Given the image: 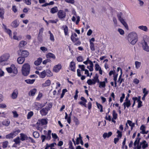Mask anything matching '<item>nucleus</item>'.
I'll return each instance as SVG.
<instances>
[{"label": "nucleus", "mask_w": 149, "mask_h": 149, "mask_svg": "<svg viewBox=\"0 0 149 149\" xmlns=\"http://www.w3.org/2000/svg\"><path fill=\"white\" fill-rule=\"evenodd\" d=\"M128 40L132 44H135L138 40L137 34L134 32L130 33L128 35Z\"/></svg>", "instance_id": "nucleus-1"}, {"label": "nucleus", "mask_w": 149, "mask_h": 149, "mask_svg": "<svg viewBox=\"0 0 149 149\" xmlns=\"http://www.w3.org/2000/svg\"><path fill=\"white\" fill-rule=\"evenodd\" d=\"M149 40V37L146 35H145L143 37V40L142 43L143 49L147 52H149V47L147 43V42Z\"/></svg>", "instance_id": "nucleus-2"}, {"label": "nucleus", "mask_w": 149, "mask_h": 149, "mask_svg": "<svg viewBox=\"0 0 149 149\" xmlns=\"http://www.w3.org/2000/svg\"><path fill=\"white\" fill-rule=\"evenodd\" d=\"M30 65L28 63H25L22 67V72L24 76H27L29 73Z\"/></svg>", "instance_id": "nucleus-3"}, {"label": "nucleus", "mask_w": 149, "mask_h": 149, "mask_svg": "<svg viewBox=\"0 0 149 149\" xmlns=\"http://www.w3.org/2000/svg\"><path fill=\"white\" fill-rule=\"evenodd\" d=\"M98 75L97 74H96L95 77H94L93 79H89L87 81V83L89 85H94L96 82L99 83V80L98 79Z\"/></svg>", "instance_id": "nucleus-4"}, {"label": "nucleus", "mask_w": 149, "mask_h": 149, "mask_svg": "<svg viewBox=\"0 0 149 149\" xmlns=\"http://www.w3.org/2000/svg\"><path fill=\"white\" fill-rule=\"evenodd\" d=\"M6 69L9 73H12L16 74L17 73V69L13 64L11 65L10 67L7 68Z\"/></svg>", "instance_id": "nucleus-5"}, {"label": "nucleus", "mask_w": 149, "mask_h": 149, "mask_svg": "<svg viewBox=\"0 0 149 149\" xmlns=\"http://www.w3.org/2000/svg\"><path fill=\"white\" fill-rule=\"evenodd\" d=\"M57 85L54 83L52 84L51 86L52 88L51 89V91H53L52 92V94L54 95H56L57 93L56 91L55 90V89H57L58 87H60V84L58 82L56 83Z\"/></svg>", "instance_id": "nucleus-6"}, {"label": "nucleus", "mask_w": 149, "mask_h": 149, "mask_svg": "<svg viewBox=\"0 0 149 149\" xmlns=\"http://www.w3.org/2000/svg\"><path fill=\"white\" fill-rule=\"evenodd\" d=\"M10 57V55L8 53H6L0 57V62L6 61Z\"/></svg>", "instance_id": "nucleus-7"}, {"label": "nucleus", "mask_w": 149, "mask_h": 149, "mask_svg": "<svg viewBox=\"0 0 149 149\" xmlns=\"http://www.w3.org/2000/svg\"><path fill=\"white\" fill-rule=\"evenodd\" d=\"M141 146L143 149H145L148 146V144L146 142V141H143L142 142L140 143L139 145L137 146V149H140L141 148Z\"/></svg>", "instance_id": "nucleus-8"}, {"label": "nucleus", "mask_w": 149, "mask_h": 149, "mask_svg": "<svg viewBox=\"0 0 149 149\" xmlns=\"http://www.w3.org/2000/svg\"><path fill=\"white\" fill-rule=\"evenodd\" d=\"M57 15L59 18L62 19L65 17L66 13L63 10H60L58 12Z\"/></svg>", "instance_id": "nucleus-9"}, {"label": "nucleus", "mask_w": 149, "mask_h": 149, "mask_svg": "<svg viewBox=\"0 0 149 149\" xmlns=\"http://www.w3.org/2000/svg\"><path fill=\"white\" fill-rule=\"evenodd\" d=\"M41 123L42 125H46L47 123V120L45 119H42L40 120H38L36 124L39 125V124Z\"/></svg>", "instance_id": "nucleus-10"}, {"label": "nucleus", "mask_w": 149, "mask_h": 149, "mask_svg": "<svg viewBox=\"0 0 149 149\" xmlns=\"http://www.w3.org/2000/svg\"><path fill=\"white\" fill-rule=\"evenodd\" d=\"M81 100L82 101L79 102V103L81 105L84 106L85 107H86V103L87 102L86 100L83 97H81Z\"/></svg>", "instance_id": "nucleus-11"}, {"label": "nucleus", "mask_w": 149, "mask_h": 149, "mask_svg": "<svg viewBox=\"0 0 149 149\" xmlns=\"http://www.w3.org/2000/svg\"><path fill=\"white\" fill-rule=\"evenodd\" d=\"M61 68V66L60 64L56 65L54 66L53 68V70L55 72H58Z\"/></svg>", "instance_id": "nucleus-12"}, {"label": "nucleus", "mask_w": 149, "mask_h": 149, "mask_svg": "<svg viewBox=\"0 0 149 149\" xmlns=\"http://www.w3.org/2000/svg\"><path fill=\"white\" fill-rule=\"evenodd\" d=\"M44 29L42 28L39 30V34L38 36V38L39 41H41L42 40V34L43 33Z\"/></svg>", "instance_id": "nucleus-13"}, {"label": "nucleus", "mask_w": 149, "mask_h": 149, "mask_svg": "<svg viewBox=\"0 0 149 149\" xmlns=\"http://www.w3.org/2000/svg\"><path fill=\"white\" fill-rule=\"evenodd\" d=\"M118 17L119 20L123 24L126 29H128V26L124 20L122 18H121L120 16H118Z\"/></svg>", "instance_id": "nucleus-14"}, {"label": "nucleus", "mask_w": 149, "mask_h": 149, "mask_svg": "<svg viewBox=\"0 0 149 149\" xmlns=\"http://www.w3.org/2000/svg\"><path fill=\"white\" fill-rule=\"evenodd\" d=\"M18 93V90L17 89L14 90L12 95V98L13 99H16L17 97Z\"/></svg>", "instance_id": "nucleus-15"}, {"label": "nucleus", "mask_w": 149, "mask_h": 149, "mask_svg": "<svg viewBox=\"0 0 149 149\" xmlns=\"http://www.w3.org/2000/svg\"><path fill=\"white\" fill-rule=\"evenodd\" d=\"M49 111L47 107H45L42 109L40 111V112L42 115H46Z\"/></svg>", "instance_id": "nucleus-16"}, {"label": "nucleus", "mask_w": 149, "mask_h": 149, "mask_svg": "<svg viewBox=\"0 0 149 149\" xmlns=\"http://www.w3.org/2000/svg\"><path fill=\"white\" fill-rule=\"evenodd\" d=\"M29 54V53L26 50L23 51L21 52V55L24 58L27 57Z\"/></svg>", "instance_id": "nucleus-17"}, {"label": "nucleus", "mask_w": 149, "mask_h": 149, "mask_svg": "<svg viewBox=\"0 0 149 149\" xmlns=\"http://www.w3.org/2000/svg\"><path fill=\"white\" fill-rule=\"evenodd\" d=\"M10 123L9 120L8 119H5L2 122V125L6 126H8Z\"/></svg>", "instance_id": "nucleus-18"}, {"label": "nucleus", "mask_w": 149, "mask_h": 149, "mask_svg": "<svg viewBox=\"0 0 149 149\" xmlns=\"http://www.w3.org/2000/svg\"><path fill=\"white\" fill-rule=\"evenodd\" d=\"M51 83L50 80L49 79H48L45 81V83L42 84V86L43 87L49 86L51 84Z\"/></svg>", "instance_id": "nucleus-19"}, {"label": "nucleus", "mask_w": 149, "mask_h": 149, "mask_svg": "<svg viewBox=\"0 0 149 149\" xmlns=\"http://www.w3.org/2000/svg\"><path fill=\"white\" fill-rule=\"evenodd\" d=\"M25 58L23 57H19L17 58V61L20 64H22L25 61Z\"/></svg>", "instance_id": "nucleus-20"}, {"label": "nucleus", "mask_w": 149, "mask_h": 149, "mask_svg": "<svg viewBox=\"0 0 149 149\" xmlns=\"http://www.w3.org/2000/svg\"><path fill=\"white\" fill-rule=\"evenodd\" d=\"M140 130L141 131L140 132V133L143 134H147L148 132V131H145V126L143 125H142L140 127Z\"/></svg>", "instance_id": "nucleus-21"}, {"label": "nucleus", "mask_w": 149, "mask_h": 149, "mask_svg": "<svg viewBox=\"0 0 149 149\" xmlns=\"http://www.w3.org/2000/svg\"><path fill=\"white\" fill-rule=\"evenodd\" d=\"M42 58H39L37 60L34 62V64L36 65H38L40 64L42 62Z\"/></svg>", "instance_id": "nucleus-22"}, {"label": "nucleus", "mask_w": 149, "mask_h": 149, "mask_svg": "<svg viewBox=\"0 0 149 149\" xmlns=\"http://www.w3.org/2000/svg\"><path fill=\"white\" fill-rule=\"evenodd\" d=\"M37 90L36 88H34L31 90L29 93V95L31 96H33L36 93Z\"/></svg>", "instance_id": "nucleus-23"}, {"label": "nucleus", "mask_w": 149, "mask_h": 149, "mask_svg": "<svg viewBox=\"0 0 149 149\" xmlns=\"http://www.w3.org/2000/svg\"><path fill=\"white\" fill-rule=\"evenodd\" d=\"M112 134V133L111 132H110L107 133H104L103 135V137L104 139H105L106 137L109 138L110 136Z\"/></svg>", "instance_id": "nucleus-24"}, {"label": "nucleus", "mask_w": 149, "mask_h": 149, "mask_svg": "<svg viewBox=\"0 0 149 149\" xmlns=\"http://www.w3.org/2000/svg\"><path fill=\"white\" fill-rule=\"evenodd\" d=\"M138 28L144 31H148V29L146 26L143 25L140 26H138Z\"/></svg>", "instance_id": "nucleus-25"}, {"label": "nucleus", "mask_w": 149, "mask_h": 149, "mask_svg": "<svg viewBox=\"0 0 149 149\" xmlns=\"http://www.w3.org/2000/svg\"><path fill=\"white\" fill-rule=\"evenodd\" d=\"M90 66H88L87 68H88L90 71H92L93 70V64L91 61H89Z\"/></svg>", "instance_id": "nucleus-26"}, {"label": "nucleus", "mask_w": 149, "mask_h": 149, "mask_svg": "<svg viewBox=\"0 0 149 149\" xmlns=\"http://www.w3.org/2000/svg\"><path fill=\"white\" fill-rule=\"evenodd\" d=\"M99 87L100 88H104L106 86V83L105 81H99Z\"/></svg>", "instance_id": "nucleus-27"}, {"label": "nucleus", "mask_w": 149, "mask_h": 149, "mask_svg": "<svg viewBox=\"0 0 149 149\" xmlns=\"http://www.w3.org/2000/svg\"><path fill=\"white\" fill-rule=\"evenodd\" d=\"M13 38L14 39L16 40H20L21 39V37L17 36V33L16 32H14L13 33Z\"/></svg>", "instance_id": "nucleus-28"}, {"label": "nucleus", "mask_w": 149, "mask_h": 149, "mask_svg": "<svg viewBox=\"0 0 149 149\" xmlns=\"http://www.w3.org/2000/svg\"><path fill=\"white\" fill-rule=\"evenodd\" d=\"M26 44L27 42H26L23 41H21L19 43V47L20 48L23 47H24L25 45H26Z\"/></svg>", "instance_id": "nucleus-29"}, {"label": "nucleus", "mask_w": 149, "mask_h": 149, "mask_svg": "<svg viewBox=\"0 0 149 149\" xmlns=\"http://www.w3.org/2000/svg\"><path fill=\"white\" fill-rule=\"evenodd\" d=\"M58 9L56 7H55L51 8L50 12L54 14L57 12Z\"/></svg>", "instance_id": "nucleus-30"}, {"label": "nucleus", "mask_w": 149, "mask_h": 149, "mask_svg": "<svg viewBox=\"0 0 149 149\" xmlns=\"http://www.w3.org/2000/svg\"><path fill=\"white\" fill-rule=\"evenodd\" d=\"M141 62L138 61H136L135 62V68L136 69H138L140 68L141 65Z\"/></svg>", "instance_id": "nucleus-31"}, {"label": "nucleus", "mask_w": 149, "mask_h": 149, "mask_svg": "<svg viewBox=\"0 0 149 149\" xmlns=\"http://www.w3.org/2000/svg\"><path fill=\"white\" fill-rule=\"evenodd\" d=\"M46 75V70H44L42 72H41L40 75V77H41L42 78H44Z\"/></svg>", "instance_id": "nucleus-32"}, {"label": "nucleus", "mask_w": 149, "mask_h": 149, "mask_svg": "<svg viewBox=\"0 0 149 149\" xmlns=\"http://www.w3.org/2000/svg\"><path fill=\"white\" fill-rule=\"evenodd\" d=\"M123 105L124 107V109H125L126 106L127 107H129L131 105L130 101H128L126 102H124Z\"/></svg>", "instance_id": "nucleus-33"}, {"label": "nucleus", "mask_w": 149, "mask_h": 149, "mask_svg": "<svg viewBox=\"0 0 149 149\" xmlns=\"http://www.w3.org/2000/svg\"><path fill=\"white\" fill-rule=\"evenodd\" d=\"M70 68L72 71H74L75 68V63L73 62H71L70 63Z\"/></svg>", "instance_id": "nucleus-34"}, {"label": "nucleus", "mask_w": 149, "mask_h": 149, "mask_svg": "<svg viewBox=\"0 0 149 149\" xmlns=\"http://www.w3.org/2000/svg\"><path fill=\"white\" fill-rule=\"evenodd\" d=\"M51 131L49 130L48 131L47 136L46 137V139L48 140H50L51 138Z\"/></svg>", "instance_id": "nucleus-35"}, {"label": "nucleus", "mask_w": 149, "mask_h": 149, "mask_svg": "<svg viewBox=\"0 0 149 149\" xmlns=\"http://www.w3.org/2000/svg\"><path fill=\"white\" fill-rule=\"evenodd\" d=\"M46 75L48 77H51L52 76L53 74L49 70H46Z\"/></svg>", "instance_id": "nucleus-36"}, {"label": "nucleus", "mask_w": 149, "mask_h": 149, "mask_svg": "<svg viewBox=\"0 0 149 149\" xmlns=\"http://www.w3.org/2000/svg\"><path fill=\"white\" fill-rule=\"evenodd\" d=\"M19 24L16 20L14 21L12 23V26L13 27L16 28L18 26Z\"/></svg>", "instance_id": "nucleus-37"}, {"label": "nucleus", "mask_w": 149, "mask_h": 149, "mask_svg": "<svg viewBox=\"0 0 149 149\" xmlns=\"http://www.w3.org/2000/svg\"><path fill=\"white\" fill-rule=\"evenodd\" d=\"M15 134L13 133H11L7 135L6 136V137L7 139H11L12 138L14 137Z\"/></svg>", "instance_id": "nucleus-38"}, {"label": "nucleus", "mask_w": 149, "mask_h": 149, "mask_svg": "<svg viewBox=\"0 0 149 149\" xmlns=\"http://www.w3.org/2000/svg\"><path fill=\"white\" fill-rule=\"evenodd\" d=\"M46 56L47 58H55V57L54 55L51 53H49L46 55Z\"/></svg>", "instance_id": "nucleus-39"}, {"label": "nucleus", "mask_w": 149, "mask_h": 149, "mask_svg": "<svg viewBox=\"0 0 149 149\" xmlns=\"http://www.w3.org/2000/svg\"><path fill=\"white\" fill-rule=\"evenodd\" d=\"M33 136L35 138H37L39 137L40 135L38 132L35 131L33 132Z\"/></svg>", "instance_id": "nucleus-40"}, {"label": "nucleus", "mask_w": 149, "mask_h": 149, "mask_svg": "<svg viewBox=\"0 0 149 149\" xmlns=\"http://www.w3.org/2000/svg\"><path fill=\"white\" fill-rule=\"evenodd\" d=\"M127 123L131 127V129H132L133 127L134 126V123H132V122L130 120H127Z\"/></svg>", "instance_id": "nucleus-41"}, {"label": "nucleus", "mask_w": 149, "mask_h": 149, "mask_svg": "<svg viewBox=\"0 0 149 149\" xmlns=\"http://www.w3.org/2000/svg\"><path fill=\"white\" fill-rule=\"evenodd\" d=\"M25 82L28 84H32L35 81L34 79H28L25 80Z\"/></svg>", "instance_id": "nucleus-42"}, {"label": "nucleus", "mask_w": 149, "mask_h": 149, "mask_svg": "<svg viewBox=\"0 0 149 149\" xmlns=\"http://www.w3.org/2000/svg\"><path fill=\"white\" fill-rule=\"evenodd\" d=\"M49 33L50 34V40L52 41H54V37L53 35L51 33L50 31H49Z\"/></svg>", "instance_id": "nucleus-43"}, {"label": "nucleus", "mask_w": 149, "mask_h": 149, "mask_svg": "<svg viewBox=\"0 0 149 149\" xmlns=\"http://www.w3.org/2000/svg\"><path fill=\"white\" fill-rule=\"evenodd\" d=\"M71 39L74 42H75L79 40L78 38L74 37V36H71Z\"/></svg>", "instance_id": "nucleus-44"}, {"label": "nucleus", "mask_w": 149, "mask_h": 149, "mask_svg": "<svg viewBox=\"0 0 149 149\" xmlns=\"http://www.w3.org/2000/svg\"><path fill=\"white\" fill-rule=\"evenodd\" d=\"M140 141V139L139 138H137L135 141H134V144L135 146H136L137 145V146L138 145H139V143Z\"/></svg>", "instance_id": "nucleus-45"}, {"label": "nucleus", "mask_w": 149, "mask_h": 149, "mask_svg": "<svg viewBox=\"0 0 149 149\" xmlns=\"http://www.w3.org/2000/svg\"><path fill=\"white\" fill-rule=\"evenodd\" d=\"M96 104L97 107V108L100 109V111L101 112H102L103 111V109H102V106L100 104H98L97 102H96Z\"/></svg>", "instance_id": "nucleus-46"}, {"label": "nucleus", "mask_w": 149, "mask_h": 149, "mask_svg": "<svg viewBox=\"0 0 149 149\" xmlns=\"http://www.w3.org/2000/svg\"><path fill=\"white\" fill-rule=\"evenodd\" d=\"M21 139L22 141L25 140L27 138V136L25 134H21Z\"/></svg>", "instance_id": "nucleus-47"}, {"label": "nucleus", "mask_w": 149, "mask_h": 149, "mask_svg": "<svg viewBox=\"0 0 149 149\" xmlns=\"http://www.w3.org/2000/svg\"><path fill=\"white\" fill-rule=\"evenodd\" d=\"M113 118L115 120L117 118V114L114 110L113 111Z\"/></svg>", "instance_id": "nucleus-48"}, {"label": "nucleus", "mask_w": 149, "mask_h": 149, "mask_svg": "<svg viewBox=\"0 0 149 149\" xmlns=\"http://www.w3.org/2000/svg\"><path fill=\"white\" fill-rule=\"evenodd\" d=\"M4 14V10L3 9L0 8V17L3 18V15Z\"/></svg>", "instance_id": "nucleus-49"}, {"label": "nucleus", "mask_w": 149, "mask_h": 149, "mask_svg": "<svg viewBox=\"0 0 149 149\" xmlns=\"http://www.w3.org/2000/svg\"><path fill=\"white\" fill-rule=\"evenodd\" d=\"M67 91L66 89H63L62 92V93L61 95V98H62L63 97V96L64 95L65 93V92H67Z\"/></svg>", "instance_id": "nucleus-50"}, {"label": "nucleus", "mask_w": 149, "mask_h": 149, "mask_svg": "<svg viewBox=\"0 0 149 149\" xmlns=\"http://www.w3.org/2000/svg\"><path fill=\"white\" fill-rule=\"evenodd\" d=\"M117 133L118 134L117 136L118 138H120L122 136V132L119 130H118Z\"/></svg>", "instance_id": "nucleus-51"}, {"label": "nucleus", "mask_w": 149, "mask_h": 149, "mask_svg": "<svg viewBox=\"0 0 149 149\" xmlns=\"http://www.w3.org/2000/svg\"><path fill=\"white\" fill-rule=\"evenodd\" d=\"M8 142L7 141H5L3 143V148H6L8 145Z\"/></svg>", "instance_id": "nucleus-52"}, {"label": "nucleus", "mask_w": 149, "mask_h": 149, "mask_svg": "<svg viewBox=\"0 0 149 149\" xmlns=\"http://www.w3.org/2000/svg\"><path fill=\"white\" fill-rule=\"evenodd\" d=\"M40 49L44 52H45L47 50V48L44 47H40Z\"/></svg>", "instance_id": "nucleus-53"}, {"label": "nucleus", "mask_w": 149, "mask_h": 149, "mask_svg": "<svg viewBox=\"0 0 149 149\" xmlns=\"http://www.w3.org/2000/svg\"><path fill=\"white\" fill-rule=\"evenodd\" d=\"M33 113L32 111H31L27 115V118L29 119L33 115Z\"/></svg>", "instance_id": "nucleus-54"}, {"label": "nucleus", "mask_w": 149, "mask_h": 149, "mask_svg": "<svg viewBox=\"0 0 149 149\" xmlns=\"http://www.w3.org/2000/svg\"><path fill=\"white\" fill-rule=\"evenodd\" d=\"M14 141L17 144L19 143L20 142V139L19 137H17L16 139H14Z\"/></svg>", "instance_id": "nucleus-55"}, {"label": "nucleus", "mask_w": 149, "mask_h": 149, "mask_svg": "<svg viewBox=\"0 0 149 149\" xmlns=\"http://www.w3.org/2000/svg\"><path fill=\"white\" fill-rule=\"evenodd\" d=\"M100 69H101V68L100 67V65L98 64H95V70L96 71H98L100 70Z\"/></svg>", "instance_id": "nucleus-56"}, {"label": "nucleus", "mask_w": 149, "mask_h": 149, "mask_svg": "<svg viewBox=\"0 0 149 149\" xmlns=\"http://www.w3.org/2000/svg\"><path fill=\"white\" fill-rule=\"evenodd\" d=\"M24 1L27 5H30L31 4V0H24Z\"/></svg>", "instance_id": "nucleus-57"}, {"label": "nucleus", "mask_w": 149, "mask_h": 149, "mask_svg": "<svg viewBox=\"0 0 149 149\" xmlns=\"http://www.w3.org/2000/svg\"><path fill=\"white\" fill-rule=\"evenodd\" d=\"M64 31L65 35H67L68 34V28L67 26H65V27L64 28Z\"/></svg>", "instance_id": "nucleus-58"}, {"label": "nucleus", "mask_w": 149, "mask_h": 149, "mask_svg": "<svg viewBox=\"0 0 149 149\" xmlns=\"http://www.w3.org/2000/svg\"><path fill=\"white\" fill-rule=\"evenodd\" d=\"M77 60L78 62H81L83 61V58L81 56H79L77 58Z\"/></svg>", "instance_id": "nucleus-59"}, {"label": "nucleus", "mask_w": 149, "mask_h": 149, "mask_svg": "<svg viewBox=\"0 0 149 149\" xmlns=\"http://www.w3.org/2000/svg\"><path fill=\"white\" fill-rule=\"evenodd\" d=\"M67 2L72 4H73L74 3V0H65Z\"/></svg>", "instance_id": "nucleus-60"}, {"label": "nucleus", "mask_w": 149, "mask_h": 149, "mask_svg": "<svg viewBox=\"0 0 149 149\" xmlns=\"http://www.w3.org/2000/svg\"><path fill=\"white\" fill-rule=\"evenodd\" d=\"M13 114V117L15 118H17L18 117V115L16 111H13L12 112Z\"/></svg>", "instance_id": "nucleus-61"}, {"label": "nucleus", "mask_w": 149, "mask_h": 149, "mask_svg": "<svg viewBox=\"0 0 149 149\" xmlns=\"http://www.w3.org/2000/svg\"><path fill=\"white\" fill-rule=\"evenodd\" d=\"M41 138L42 140V142H43L45 141V139H46V136L44 135H42L41 136Z\"/></svg>", "instance_id": "nucleus-62"}, {"label": "nucleus", "mask_w": 149, "mask_h": 149, "mask_svg": "<svg viewBox=\"0 0 149 149\" xmlns=\"http://www.w3.org/2000/svg\"><path fill=\"white\" fill-rule=\"evenodd\" d=\"M125 97V95L124 93H123L122 96L120 97V102H122L123 101V99Z\"/></svg>", "instance_id": "nucleus-63"}, {"label": "nucleus", "mask_w": 149, "mask_h": 149, "mask_svg": "<svg viewBox=\"0 0 149 149\" xmlns=\"http://www.w3.org/2000/svg\"><path fill=\"white\" fill-rule=\"evenodd\" d=\"M52 138L54 139H56L58 138L56 134L55 133H52Z\"/></svg>", "instance_id": "nucleus-64"}]
</instances>
